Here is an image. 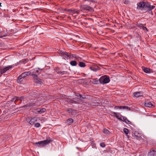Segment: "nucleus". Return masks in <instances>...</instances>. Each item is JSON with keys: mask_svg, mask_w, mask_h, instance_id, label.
I'll list each match as a JSON object with an SVG mask.
<instances>
[{"mask_svg": "<svg viewBox=\"0 0 156 156\" xmlns=\"http://www.w3.org/2000/svg\"><path fill=\"white\" fill-rule=\"evenodd\" d=\"M59 67H57L56 69V72L58 74H60V71H59Z\"/></svg>", "mask_w": 156, "mask_h": 156, "instance_id": "ea45409f", "label": "nucleus"}, {"mask_svg": "<svg viewBox=\"0 0 156 156\" xmlns=\"http://www.w3.org/2000/svg\"><path fill=\"white\" fill-rule=\"evenodd\" d=\"M20 101L19 103H21V101L22 100H23L24 99V97H21L20 98Z\"/></svg>", "mask_w": 156, "mask_h": 156, "instance_id": "37998d69", "label": "nucleus"}, {"mask_svg": "<svg viewBox=\"0 0 156 156\" xmlns=\"http://www.w3.org/2000/svg\"><path fill=\"white\" fill-rule=\"evenodd\" d=\"M66 102L69 103L70 104L73 103H76L77 101L73 99L67 98L66 100Z\"/></svg>", "mask_w": 156, "mask_h": 156, "instance_id": "f3484780", "label": "nucleus"}, {"mask_svg": "<svg viewBox=\"0 0 156 156\" xmlns=\"http://www.w3.org/2000/svg\"><path fill=\"white\" fill-rule=\"evenodd\" d=\"M36 105L35 103H29L26 105H24L23 107L25 108L27 107V108H29L31 107L34 106Z\"/></svg>", "mask_w": 156, "mask_h": 156, "instance_id": "4468645a", "label": "nucleus"}, {"mask_svg": "<svg viewBox=\"0 0 156 156\" xmlns=\"http://www.w3.org/2000/svg\"><path fill=\"white\" fill-rule=\"evenodd\" d=\"M103 133L107 135L109 134L110 133L109 131L106 129H104Z\"/></svg>", "mask_w": 156, "mask_h": 156, "instance_id": "c756f323", "label": "nucleus"}, {"mask_svg": "<svg viewBox=\"0 0 156 156\" xmlns=\"http://www.w3.org/2000/svg\"><path fill=\"white\" fill-rule=\"evenodd\" d=\"M95 0H89V1H90L92 2H94Z\"/></svg>", "mask_w": 156, "mask_h": 156, "instance_id": "603ef678", "label": "nucleus"}, {"mask_svg": "<svg viewBox=\"0 0 156 156\" xmlns=\"http://www.w3.org/2000/svg\"><path fill=\"white\" fill-rule=\"evenodd\" d=\"M79 95H80V97L79 99L80 100V101L82 102V100L83 99H85L86 98V97L85 95L83 96L82 95L80 94H79Z\"/></svg>", "mask_w": 156, "mask_h": 156, "instance_id": "bb28decb", "label": "nucleus"}, {"mask_svg": "<svg viewBox=\"0 0 156 156\" xmlns=\"http://www.w3.org/2000/svg\"><path fill=\"white\" fill-rule=\"evenodd\" d=\"M15 97L14 98H13V99H12L11 100L12 101H14L15 102Z\"/></svg>", "mask_w": 156, "mask_h": 156, "instance_id": "de8ad7c7", "label": "nucleus"}, {"mask_svg": "<svg viewBox=\"0 0 156 156\" xmlns=\"http://www.w3.org/2000/svg\"><path fill=\"white\" fill-rule=\"evenodd\" d=\"M98 67L97 66H93L90 67L91 70L94 72H96L98 70Z\"/></svg>", "mask_w": 156, "mask_h": 156, "instance_id": "aec40b11", "label": "nucleus"}, {"mask_svg": "<svg viewBox=\"0 0 156 156\" xmlns=\"http://www.w3.org/2000/svg\"><path fill=\"white\" fill-rule=\"evenodd\" d=\"M73 122V120L72 118H69L66 121V122L68 123L69 125H70L71 123Z\"/></svg>", "mask_w": 156, "mask_h": 156, "instance_id": "b1692460", "label": "nucleus"}, {"mask_svg": "<svg viewBox=\"0 0 156 156\" xmlns=\"http://www.w3.org/2000/svg\"><path fill=\"white\" fill-rule=\"evenodd\" d=\"M123 132L126 134V135L128 134L129 133V130L126 128H124L123 129Z\"/></svg>", "mask_w": 156, "mask_h": 156, "instance_id": "2f4dec72", "label": "nucleus"}, {"mask_svg": "<svg viewBox=\"0 0 156 156\" xmlns=\"http://www.w3.org/2000/svg\"><path fill=\"white\" fill-rule=\"evenodd\" d=\"M133 96L136 98L143 96V94L141 92H134L133 94Z\"/></svg>", "mask_w": 156, "mask_h": 156, "instance_id": "9b49d317", "label": "nucleus"}, {"mask_svg": "<svg viewBox=\"0 0 156 156\" xmlns=\"http://www.w3.org/2000/svg\"><path fill=\"white\" fill-rule=\"evenodd\" d=\"M144 105L145 107L149 108L152 107L153 105L151 101H146L145 102Z\"/></svg>", "mask_w": 156, "mask_h": 156, "instance_id": "ddd939ff", "label": "nucleus"}, {"mask_svg": "<svg viewBox=\"0 0 156 156\" xmlns=\"http://www.w3.org/2000/svg\"><path fill=\"white\" fill-rule=\"evenodd\" d=\"M8 35V33L6 30H2V32L0 34V38L5 37Z\"/></svg>", "mask_w": 156, "mask_h": 156, "instance_id": "9d476101", "label": "nucleus"}, {"mask_svg": "<svg viewBox=\"0 0 156 156\" xmlns=\"http://www.w3.org/2000/svg\"><path fill=\"white\" fill-rule=\"evenodd\" d=\"M58 53L62 57V58L65 60H68L70 59L71 58V54L66 51L59 50Z\"/></svg>", "mask_w": 156, "mask_h": 156, "instance_id": "f03ea898", "label": "nucleus"}, {"mask_svg": "<svg viewBox=\"0 0 156 156\" xmlns=\"http://www.w3.org/2000/svg\"><path fill=\"white\" fill-rule=\"evenodd\" d=\"M143 70L146 73H152V71L150 68H145L143 69Z\"/></svg>", "mask_w": 156, "mask_h": 156, "instance_id": "dca6fc26", "label": "nucleus"}, {"mask_svg": "<svg viewBox=\"0 0 156 156\" xmlns=\"http://www.w3.org/2000/svg\"><path fill=\"white\" fill-rule=\"evenodd\" d=\"M24 79V77H21V76L20 75L18 77L17 79V82L18 83H20L22 81L23 79Z\"/></svg>", "mask_w": 156, "mask_h": 156, "instance_id": "cd10ccee", "label": "nucleus"}, {"mask_svg": "<svg viewBox=\"0 0 156 156\" xmlns=\"http://www.w3.org/2000/svg\"><path fill=\"white\" fill-rule=\"evenodd\" d=\"M99 80L101 82V84H104L108 83L110 81V80L109 76L104 75L100 78Z\"/></svg>", "mask_w": 156, "mask_h": 156, "instance_id": "20e7f679", "label": "nucleus"}, {"mask_svg": "<svg viewBox=\"0 0 156 156\" xmlns=\"http://www.w3.org/2000/svg\"><path fill=\"white\" fill-rule=\"evenodd\" d=\"M80 8L81 9V10H85L86 11H91L93 10L92 8L87 5H83L80 6Z\"/></svg>", "mask_w": 156, "mask_h": 156, "instance_id": "423d86ee", "label": "nucleus"}, {"mask_svg": "<svg viewBox=\"0 0 156 156\" xmlns=\"http://www.w3.org/2000/svg\"><path fill=\"white\" fill-rule=\"evenodd\" d=\"M39 69H41L42 70V69H41L39 68H36L35 69H33L29 71L30 73V75L33 76V78L37 77L38 74H40L41 71L38 70Z\"/></svg>", "mask_w": 156, "mask_h": 156, "instance_id": "7ed1b4c3", "label": "nucleus"}, {"mask_svg": "<svg viewBox=\"0 0 156 156\" xmlns=\"http://www.w3.org/2000/svg\"><path fill=\"white\" fill-rule=\"evenodd\" d=\"M151 14H152L153 15V13L152 11H151Z\"/></svg>", "mask_w": 156, "mask_h": 156, "instance_id": "5fc2aeb1", "label": "nucleus"}, {"mask_svg": "<svg viewBox=\"0 0 156 156\" xmlns=\"http://www.w3.org/2000/svg\"><path fill=\"white\" fill-rule=\"evenodd\" d=\"M126 109L128 110H130V108L128 106H126Z\"/></svg>", "mask_w": 156, "mask_h": 156, "instance_id": "a18cd8bd", "label": "nucleus"}, {"mask_svg": "<svg viewBox=\"0 0 156 156\" xmlns=\"http://www.w3.org/2000/svg\"><path fill=\"white\" fill-rule=\"evenodd\" d=\"M69 114L71 115H75L76 113V110L73 109L72 108L69 109L67 110Z\"/></svg>", "mask_w": 156, "mask_h": 156, "instance_id": "1a4fd4ad", "label": "nucleus"}, {"mask_svg": "<svg viewBox=\"0 0 156 156\" xmlns=\"http://www.w3.org/2000/svg\"><path fill=\"white\" fill-rule=\"evenodd\" d=\"M151 5L150 3L148 2H145V7H145L146 8H148L149 7H150V6Z\"/></svg>", "mask_w": 156, "mask_h": 156, "instance_id": "7c9ffc66", "label": "nucleus"}, {"mask_svg": "<svg viewBox=\"0 0 156 156\" xmlns=\"http://www.w3.org/2000/svg\"><path fill=\"white\" fill-rule=\"evenodd\" d=\"M142 29H143L144 30H146L147 31H148V30L145 27H144L143 26V27L142 28Z\"/></svg>", "mask_w": 156, "mask_h": 156, "instance_id": "c03bdc74", "label": "nucleus"}, {"mask_svg": "<svg viewBox=\"0 0 156 156\" xmlns=\"http://www.w3.org/2000/svg\"><path fill=\"white\" fill-rule=\"evenodd\" d=\"M12 66L11 65L9 66H8L5 67L3 68L1 70V74H2L5 73L7 71L9 70L10 69H12Z\"/></svg>", "mask_w": 156, "mask_h": 156, "instance_id": "0eeeda50", "label": "nucleus"}, {"mask_svg": "<svg viewBox=\"0 0 156 156\" xmlns=\"http://www.w3.org/2000/svg\"><path fill=\"white\" fill-rule=\"evenodd\" d=\"M134 135L136 137L137 139H139L141 138V134L138 132H135L134 133Z\"/></svg>", "mask_w": 156, "mask_h": 156, "instance_id": "5701e85b", "label": "nucleus"}, {"mask_svg": "<svg viewBox=\"0 0 156 156\" xmlns=\"http://www.w3.org/2000/svg\"><path fill=\"white\" fill-rule=\"evenodd\" d=\"M129 2V1H125L124 3H128Z\"/></svg>", "mask_w": 156, "mask_h": 156, "instance_id": "8fccbe9b", "label": "nucleus"}, {"mask_svg": "<svg viewBox=\"0 0 156 156\" xmlns=\"http://www.w3.org/2000/svg\"><path fill=\"white\" fill-rule=\"evenodd\" d=\"M73 100H74L75 101H77V98H74L73 99Z\"/></svg>", "mask_w": 156, "mask_h": 156, "instance_id": "09e8293b", "label": "nucleus"}, {"mask_svg": "<svg viewBox=\"0 0 156 156\" xmlns=\"http://www.w3.org/2000/svg\"><path fill=\"white\" fill-rule=\"evenodd\" d=\"M61 74L63 75L64 74H66L68 73L67 71H60Z\"/></svg>", "mask_w": 156, "mask_h": 156, "instance_id": "e433bc0d", "label": "nucleus"}, {"mask_svg": "<svg viewBox=\"0 0 156 156\" xmlns=\"http://www.w3.org/2000/svg\"><path fill=\"white\" fill-rule=\"evenodd\" d=\"M15 103L16 104V103L20 100V98L17 97H15Z\"/></svg>", "mask_w": 156, "mask_h": 156, "instance_id": "f704fd0d", "label": "nucleus"}, {"mask_svg": "<svg viewBox=\"0 0 156 156\" xmlns=\"http://www.w3.org/2000/svg\"><path fill=\"white\" fill-rule=\"evenodd\" d=\"M100 146L101 147H105V143L103 142H102V143H101L100 144Z\"/></svg>", "mask_w": 156, "mask_h": 156, "instance_id": "58836bf2", "label": "nucleus"}, {"mask_svg": "<svg viewBox=\"0 0 156 156\" xmlns=\"http://www.w3.org/2000/svg\"><path fill=\"white\" fill-rule=\"evenodd\" d=\"M120 117H119V118L118 119L119 120H120L123 121V116H122L121 115H120Z\"/></svg>", "mask_w": 156, "mask_h": 156, "instance_id": "a19ab883", "label": "nucleus"}, {"mask_svg": "<svg viewBox=\"0 0 156 156\" xmlns=\"http://www.w3.org/2000/svg\"><path fill=\"white\" fill-rule=\"evenodd\" d=\"M114 108L115 109H121L122 107L121 106H115V107Z\"/></svg>", "mask_w": 156, "mask_h": 156, "instance_id": "79ce46f5", "label": "nucleus"}, {"mask_svg": "<svg viewBox=\"0 0 156 156\" xmlns=\"http://www.w3.org/2000/svg\"><path fill=\"white\" fill-rule=\"evenodd\" d=\"M137 5L140 9H143L145 7V2H140L137 4Z\"/></svg>", "mask_w": 156, "mask_h": 156, "instance_id": "2eb2a0df", "label": "nucleus"}, {"mask_svg": "<svg viewBox=\"0 0 156 156\" xmlns=\"http://www.w3.org/2000/svg\"><path fill=\"white\" fill-rule=\"evenodd\" d=\"M80 67H84L86 66L85 63L83 62H80L79 64Z\"/></svg>", "mask_w": 156, "mask_h": 156, "instance_id": "c85d7f7f", "label": "nucleus"}, {"mask_svg": "<svg viewBox=\"0 0 156 156\" xmlns=\"http://www.w3.org/2000/svg\"><path fill=\"white\" fill-rule=\"evenodd\" d=\"M155 7V6L154 5H150V7L148 8V11H151L152 9H154Z\"/></svg>", "mask_w": 156, "mask_h": 156, "instance_id": "473e14b6", "label": "nucleus"}, {"mask_svg": "<svg viewBox=\"0 0 156 156\" xmlns=\"http://www.w3.org/2000/svg\"><path fill=\"white\" fill-rule=\"evenodd\" d=\"M1 4H2L0 2V7L2 6H1Z\"/></svg>", "mask_w": 156, "mask_h": 156, "instance_id": "864d4df0", "label": "nucleus"}, {"mask_svg": "<svg viewBox=\"0 0 156 156\" xmlns=\"http://www.w3.org/2000/svg\"><path fill=\"white\" fill-rule=\"evenodd\" d=\"M46 109L44 108H42L40 110H38V109H36L34 110V113L36 114H42L46 111Z\"/></svg>", "mask_w": 156, "mask_h": 156, "instance_id": "6e6552de", "label": "nucleus"}, {"mask_svg": "<svg viewBox=\"0 0 156 156\" xmlns=\"http://www.w3.org/2000/svg\"><path fill=\"white\" fill-rule=\"evenodd\" d=\"M89 0H85V1H89Z\"/></svg>", "mask_w": 156, "mask_h": 156, "instance_id": "6e6d98bb", "label": "nucleus"}, {"mask_svg": "<svg viewBox=\"0 0 156 156\" xmlns=\"http://www.w3.org/2000/svg\"><path fill=\"white\" fill-rule=\"evenodd\" d=\"M148 155L150 156H156V151L152 150L148 153Z\"/></svg>", "mask_w": 156, "mask_h": 156, "instance_id": "a211bd4d", "label": "nucleus"}, {"mask_svg": "<svg viewBox=\"0 0 156 156\" xmlns=\"http://www.w3.org/2000/svg\"><path fill=\"white\" fill-rule=\"evenodd\" d=\"M112 114H113L114 116H115L118 119L120 117V114L119 113H118L114 112H112Z\"/></svg>", "mask_w": 156, "mask_h": 156, "instance_id": "393cba45", "label": "nucleus"}, {"mask_svg": "<svg viewBox=\"0 0 156 156\" xmlns=\"http://www.w3.org/2000/svg\"><path fill=\"white\" fill-rule=\"evenodd\" d=\"M37 118L36 117H28L26 118V120L27 122L31 125L34 124V123L37 121Z\"/></svg>", "mask_w": 156, "mask_h": 156, "instance_id": "39448f33", "label": "nucleus"}, {"mask_svg": "<svg viewBox=\"0 0 156 156\" xmlns=\"http://www.w3.org/2000/svg\"><path fill=\"white\" fill-rule=\"evenodd\" d=\"M79 94H77L76 95V96H77V97H80V95H79Z\"/></svg>", "mask_w": 156, "mask_h": 156, "instance_id": "3c124183", "label": "nucleus"}, {"mask_svg": "<svg viewBox=\"0 0 156 156\" xmlns=\"http://www.w3.org/2000/svg\"><path fill=\"white\" fill-rule=\"evenodd\" d=\"M70 63V65L73 66H76L77 64V62L75 60H73L71 61Z\"/></svg>", "mask_w": 156, "mask_h": 156, "instance_id": "a878e982", "label": "nucleus"}, {"mask_svg": "<svg viewBox=\"0 0 156 156\" xmlns=\"http://www.w3.org/2000/svg\"><path fill=\"white\" fill-rule=\"evenodd\" d=\"M136 25L137 27H140V28H142L143 27V25L142 24L140 23H137L136 24Z\"/></svg>", "mask_w": 156, "mask_h": 156, "instance_id": "72a5a7b5", "label": "nucleus"}, {"mask_svg": "<svg viewBox=\"0 0 156 156\" xmlns=\"http://www.w3.org/2000/svg\"><path fill=\"white\" fill-rule=\"evenodd\" d=\"M33 78L36 83L40 84H41L42 83L41 80L37 76V77H34Z\"/></svg>", "mask_w": 156, "mask_h": 156, "instance_id": "f8f14e48", "label": "nucleus"}, {"mask_svg": "<svg viewBox=\"0 0 156 156\" xmlns=\"http://www.w3.org/2000/svg\"><path fill=\"white\" fill-rule=\"evenodd\" d=\"M92 83L94 84H98L99 83H101V82L99 80V79L98 80V79H93Z\"/></svg>", "mask_w": 156, "mask_h": 156, "instance_id": "412c9836", "label": "nucleus"}, {"mask_svg": "<svg viewBox=\"0 0 156 156\" xmlns=\"http://www.w3.org/2000/svg\"><path fill=\"white\" fill-rule=\"evenodd\" d=\"M30 75V73H29V71H26L24 72L21 74V77H24V78L26 76H28Z\"/></svg>", "mask_w": 156, "mask_h": 156, "instance_id": "6ab92c4d", "label": "nucleus"}, {"mask_svg": "<svg viewBox=\"0 0 156 156\" xmlns=\"http://www.w3.org/2000/svg\"><path fill=\"white\" fill-rule=\"evenodd\" d=\"M123 121L125 122L126 123L128 124H131L132 123L128 119L125 117H123Z\"/></svg>", "mask_w": 156, "mask_h": 156, "instance_id": "4be33fe9", "label": "nucleus"}, {"mask_svg": "<svg viewBox=\"0 0 156 156\" xmlns=\"http://www.w3.org/2000/svg\"><path fill=\"white\" fill-rule=\"evenodd\" d=\"M77 149H79V148H78V147H77Z\"/></svg>", "mask_w": 156, "mask_h": 156, "instance_id": "4d7b16f0", "label": "nucleus"}, {"mask_svg": "<svg viewBox=\"0 0 156 156\" xmlns=\"http://www.w3.org/2000/svg\"><path fill=\"white\" fill-rule=\"evenodd\" d=\"M41 126V124L39 123H36L34 124V126L36 127H39Z\"/></svg>", "mask_w": 156, "mask_h": 156, "instance_id": "c9c22d12", "label": "nucleus"}, {"mask_svg": "<svg viewBox=\"0 0 156 156\" xmlns=\"http://www.w3.org/2000/svg\"><path fill=\"white\" fill-rule=\"evenodd\" d=\"M52 141V139H51L49 137L48 138H47L46 140L34 143L33 144L34 145H36V146L38 147H42L44 146L46 144H48Z\"/></svg>", "mask_w": 156, "mask_h": 156, "instance_id": "f257e3e1", "label": "nucleus"}, {"mask_svg": "<svg viewBox=\"0 0 156 156\" xmlns=\"http://www.w3.org/2000/svg\"><path fill=\"white\" fill-rule=\"evenodd\" d=\"M80 12V10H73V12L75 13H76L78 14Z\"/></svg>", "mask_w": 156, "mask_h": 156, "instance_id": "4c0bfd02", "label": "nucleus"}, {"mask_svg": "<svg viewBox=\"0 0 156 156\" xmlns=\"http://www.w3.org/2000/svg\"><path fill=\"white\" fill-rule=\"evenodd\" d=\"M122 107V108L126 109V106H121Z\"/></svg>", "mask_w": 156, "mask_h": 156, "instance_id": "49530a36", "label": "nucleus"}]
</instances>
